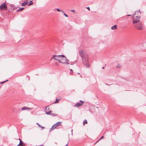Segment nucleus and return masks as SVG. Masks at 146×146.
I'll use <instances>...</instances> for the list:
<instances>
[{"mask_svg": "<svg viewBox=\"0 0 146 146\" xmlns=\"http://www.w3.org/2000/svg\"><path fill=\"white\" fill-rule=\"evenodd\" d=\"M7 8V6L5 3H3L0 6V9L1 10Z\"/></svg>", "mask_w": 146, "mask_h": 146, "instance_id": "nucleus-7", "label": "nucleus"}, {"mask_svg": "<svg viewBox=\"0 0 146 146\" xmlns=\"http://www.w3.org/2000/svg\"><path fill=\"white\" fill-rule=\"evenodd\" d=\"M86 8L87 9H88L89 10V11L90 10V9L89 7H86Z\"/></svg>", "mask_w": 146, "mask_h": 146, "instance_id": "nucleus-26", "label": "nucleus"}, {"mask_svg": "<svg viewBox=\"0 0 146 146\" xmlns=\"http://www.w3.org/2000/svg\"><path fill=\"white\" fill-rule=\"evenodd\" d=\"M33 4V2L31 1H30V2L28 3V6L31 5Z\"/></svg>", "mask_w": 146, "mask_h": 146, "instance_id": "nucleus-16", "label": "nucleus"}, {"mask_svg": "<svg viewBox=\"0 0 146 146\" xmlns=\"http://www.w3.org/2000/svg\"><path fill=\"white\" fill-rule=\"evenodd\" d=\"M24 7H21L19 8L17 10V11H20L23 10L24 9Z\"/></svg>", "mask_w": 146, "mask_h": 146, "instance_id": "nucleus-14", "label": "nucleus"}, {"mask_svg": "<svg viewBox=\"0 0 146 146\" xmlns=\"http://www.w3.org/2000/svg\"><path fill=\"white\" fill-rule=\"evenodd\" d=\"M134 26L136 29L139 30H142L143 29V26L141 22L134 24Z\"/></svg>", "mask_w": 146, "mask_h": 146, "instance_id": "nucleus-3", "label": "nucleus"}, {"mask_svg": "<svg viewBox=\"0 0 146 146\" xmlns=\"http://www.w3.org/2000/svg\"><path fill=\"white\" fill-rule=\"evenodd\" d=\"M141 12L140 11V10H138V11L135 12V13L133 14V17H135L136 16H137V15L138 14H141Z\"/></svg>", "mask_w": 146, "mask_h": 146, "instance_id": "nucleus-10", "label": "nucleus"}, {"mask_svg": "<svg viewBox=\"0 0 146 146\" xmlns=\"http://www.w3.org/2000/svg\"><path fill=\"white\" fill-rule=\"evenodd\" d=\"M28 2V1H26L22 3L21 4V5L22 6H25L27 4Z\"/></svg>", "mask_w": 146, "mask_h": 146, "instance_id": "nucleus-13", "label": "nucleus"}, {"mask_svg": "<svg viewBox=\"0 0 146 146\" xmlns=\"http://www.w3.org/2000/svg\"><path fill=\"white\" fill-rule=\"evenodd\" d=\"M82 59V63L86 68L90 67L88 60V56L86 52L83 50H80L79 53Z\"/></svg>", "mask_w": 146, "mask_h": 146, "instance_id": "nucleus-1", "label": "nucleus"}, {"mask_svg": "<svg viewBox=\"0 0 146 146\" xmlns=\"http://www.w3.org/2000/svg\"><path fill=\"white\" fill-rule=\"evenodd\" d=\"M61 55H55L53 57L55 60L58 61L59 62L60 60Z\"/></svg>", "mask_w": 146, "mask_h": 146, "instance_id": "nucleus-5", "label": "nucleus"}, {"mask_svg": "<svg viewBox=\"0 0 146 146\" xmlns=\"http://www.w3.org/2000/svg\"><path fill=\"white\" fill-rule=\"evenodd\" d=\"M87 121L86 120L84 119L83 121V125H84L85 124L87 123Z\"/></svg>", "mask_w": 146, "mask_h": 146, "instance_id": "nucleus-17", "label": "nucleus"}, {"mask_svg": "<svg viewBox=\"0 0 146 146\" xmlns=\"http://www.w3.org/2000/svg\"><path fill=\"white\" fill-rule=\"evenodd\" d=\"M61 125L62 123L61 122H57L55 124H54L56 127L60 126Z\"/></svg>", "mask_w": 146, "mask_h": 146, "instance_id": "nucleus-9", "label": "nucleus"}, {"mask_svg": "<svg viewBox=\"0 0 146 146\" xmlns=\"http://www.w3.org/2000/svg\"><path fill=\"white\" fill-rule=\"evenodd\" d=\"M106 84V85H109L108 84Z\"/></svg>", "mask_w": 146, "mask_h": 146, "instance_id": "nucleus-36", "label": "nucleus"}, {"mask_svg": "<svg viewBox=\"0 0 146 146\" xmlns=\"http://www.w3.org/2000/svg\"><path fill=\"white\" fill-rule=\"evenodd\" d=\"M56 10L58 11H61V12H63L60 9H58V8H57L56 9Z\"/></svg>", "mask_w": 146, "mask_h": 146, "instance_id": "nucleus-21", "label": "nucleus"}, {"mask_svg": "<svg viewBox=\"0 0 146 146\" xmlns=\"http://www.w3.org/2000/svg\"><path fill=\"white\" fill-rule=\"evenodd\" d=\"M111 29L112 30H115L117 29V26L116 25H115L113 26H112L111 28Z\"/></svg>", "mask_w": 146, "mask_h": 146, "instance_id": "nucleus-12", "label": "nucleus"}, {"mask_svg": "<svg viewBox=\"0 0 146 146\" xmlns=\"http://www.w3.org/2000/svg\"><path fill=\"white\" fill-rule=\"evenodd\" d=\"M51 111H50L48 112H46V111L45 112H46V114H47V115H50V113H51Z\"/></svg>", "mask_w": 146, "mask_h": 146, "instance_id": "nucleus-20", "label": "nucleus"}, {"mask_svg": "<svg viewBox=\"0 0 146 146\" xmlns=\"http://www.w3.org/2000/svg\"><path fill=\"white\" fill-rule=\"evenodd\" d=\"M50 115L51 116H56L57 114H56L54 113H51V112Z\"/></svg>", "mask_w": 146, "mask_h": 146, "instance_id": "nucleus-18", "label": "nucleus"}, {"mask_svg": "<svg viewBox=\"0 0 146 146\" xmlns=\"http://www.w3.org/2000/svg\"><path fill=\"white\" fill-rule=\"evenodd\" d=\"M56 128V127H55V125H54L52 126V127L51 128L50 130H53V129H54Z\"/></svg>", "mask_w": 146, "mask_h": 146, "instance_id": "nucleus-15", "label": "nucleus"}, {"mask_svg": "<svg viewBox=\"0 0 146 146\" xmlns=\"http://www.w3.org/2000/svg\"><path fill=\"white\" fill-rule=\"evenodd\" d=\"M19 139L20 140V143L18 145H17V146H25V143H24L20 139Z\"/></svg>", "mask_w": 146, "mask_h": 146, "instance_id": "nucleus-8", "label": "nucleus"}, {"mask_svg": "<svg viewBox=\"0 0 146 146\" xmlns=\"http://www.w3.org/2000/svg\"><path fill=\"white\" fill-rule=\"evenodd\" d=\"M60 100V99H56V100L55 102H54V103H57L58 102H59Z\"/></svg>", "mask_w": 146, "mask_h": 146, "instance_id": "nucleus-19", "label": "nucleus"}, {"mask_svg": "<svg viewBox=\"0 0 146 146\" xmlns=\"http://www.w3.org/2000/svg\"><path fill=\"white\" fill-rule=\"evenodd\" d=\"M104 138V136H102L100 139H99L96 142V143L98 142L99 140H100V139H103Z\"/></svg>", "mask_w": 146, "mask_h": 146, "instance_id": "nucleus-24", "label": "nucleus"}, {"mask_svg": "<svg viewBox=\"0 0 146 146\" xmlns=\"http://www.w3.org/2000/svg\"><path fill=\"white\" fill-rule=\"evenodd\" d=\"M130 15H128L127 16H130Z\"/></svg>", "mask_w": 146, "mask_h": 146, "instance_id": "nucleus-32", "label": "nucleus"}, {"mask_svg": "<svg viewBox=\"0 0 146 146\" xmlns=\"http://www.w3.org/2000/svg\"><path fill=\"white\" fill-rule=\"evenodd\" d=\"M135 17H136L135 18V17H133V23L134 24L137 23L139 22H141L139 20L140 17V16L138 17L137 16H136Z\"/></svg>", "mask_w": 146, "mask_h": 146, "instance_id": "nucleus-4", "label": "nucleus"}, {"mask_svg": "<svg viewBox=\"0 0 146 146\" xmlns=\"http://www.w3.org/2000/svg\"><path fill=\"white\" fill-rule=\"evenodd\" d=\"M8 81V80H6L5 81H4V82H1V84H2V83H4V82H5L7 81Z\"/></svg>", "mask_w": 146, "mask_h": 146, "instance_id": "nucleus-29", "label": "nucleus"}, {"mask_svg": "<svg viewBox=\"0 0 146 146\" xmlns=\"http://www.w3.org/2000/svg\"><path fill=\"white\" fill-rule=\"evenodd\" d=\"M84 103V102L81 100L80 101V102L76 103L75 105V106L76 107H78L83 105Z\"/></svg>", "mask_w": 146, "mask_h": 146, "instance_id": "nucleus-6", "label": "nucleus"}, {"mask_svg": "<svg viewBox=\"0 0 146 146\" xmlns=\"http://www.w3.org/2000/svg\"><path fill=\"white\" fill-rule=\"evenodd\" d=\"M39 146H44L43 145H40Z\"/></svg>", "mask_w": 146, "mask_h": 146, "instance_id": "nucleus-34", "label": "nucleus"}, {"mask_svg": "<svg viewBox=\"0 0 146 146\" xmlns=\"http://www.w3.org/2000/svg\"><path fill=\"white\" fill-rule=\"evenodd\" d=\"M68 61L69 60L64 55H61L60 62L63 64H66L68 65L69 64Z\"/></svg>", "mask_w": 146, "mask_h": 146, "instance_id": "nucleus-2", "label": "nucleus"}, {"mask_svg": "<svg viewBox=\"0 0 146 146\" xmlns=\"http://www.w3.org/2000/svg\"><path fill=\"white\" fill-rule=\"evenodd\" d=\"M78 74H80V73H78Z\"/></svg>", "mask_w": 146, "mask_h": 146, "instance_id": "nucleus-37", "label": "nucleus"}, {"mask_svg": "<svg viewBox=\"0 0 146 146\" xmlns=\"http://www.w3.org/2000/svg\"><path fill=\"white\" fill-rule=\"evenodd\" d=\"M62 12L64 13V15L66 17H68V15L66 14L63 12Z\"/></svg>", "mask_w": 146, "mask_h": 146, "instance_id": "nucleus-23", "label": "nucleus"}, {"mask_svg": "<svg viewBox=\"0 0 146 146\" xmlns=\"http://www.w3.org/2000/svg\"><path fill=\"white\" fill-rule=\"evenodd\" d=\"M68 143L66 144V145L65 146H68Z\"/></svg>", "mask_w": 146, "mask_h": 146, "instance_id": "nucleus-33", "label": "nucleus"}, {"mask_svg": "<svg viewBox=\"0 0 146 146\" xmlns=\"http://www.w3.org/2000/svg\"><path fill=\"white\" fill-rule=\"evenodd\" d=\"M49 109V107H46L45 109L48 110Z\"/></svg>", "mask_w": 146, "mask_h": 146, "instance_id": "nucleus-25", "label": "nucleus"}, {"mask_svg": "<svg viewBox=\"0 0 146 146\" xmlns=\"http://www.w3.org/2000/svg\"><path fill=\"white\" fill-rule=\"evenodd\" d=\"M71 11H72V12H74V13H75V11L74 10H71Z\"/></svg>", "mask_w": 146, "mask_h": 146, "instance_id": "nucleus-27", "label": "nucleus"}, {"mask_svg": "<svg viewBox=\"0 0 146 146\" xmlns=\"http://www.w3.org/2000/svg\"><path fill=\"white\" fill-rule=\"evenodd\" d=\"M121 67V66L119 64H118L117 66V68H120Z\"/></svg>", "mask_w": 146, "mask_h": 146, "instance_id": "nucleus-22", "label": "nucleus"}, {"mask_svg": "<svg viewBox=\"0 0 146 146\" xmlns=\"http://www.w3.org/2000/svg\"><path fill=\"white\" fill-rule=\"evenodd\" d=\"M21 109L22 110H31L32 109L31 108L26 107H24L21 108Z\"/></svg>", "mask_w": 146, "mask_h": 146, "instance_id": "nucleus-11", "label": "nucleus"}, {"mask_svg": "<svg viewBox=\"0 0 146 146\" xmlns=\"http://www.w3.org/2000/svg\"><path fill=\"white\" fill-rule=\"evenodd\" d=\"M40 127L42 126H41L40 124L39 125H38Z\"/></svg>", "mask_w": 146, "mask_h": 146, "instance_id": "nucleus-30", "label": "nucleus"}, {"mask_svg": "<svg viewBox=\"0 0 146 146\" xmlns=\"http://www.w3.org/2000/svg\"><path fill=\"white\" fill-rule=\"evenodd\" d=\"M104 67H103V68H102V69H104Z\"/></svg>", "mask_w": 146, "mask_h": 146, "instance_id": "nucleus-35", "label": "nucleus"}, {"mask_svg": "<svg viewBox=\"0 0 146 146\" xmlns=\"http://www.w3.org/2000/svg\"><path fill=\"white\" fill-rule=\"evenodd\" d=\"M40 128H41L42 129H43L44 128V127L42 126H41Z\"/></svg>", "mask_w": 146, "mask_h": 146, "instance_id": "nucleus-28", "label": "nucleus"}, {"mask_svg": "<svg viewBox=\"0 0 146 146\" xmlns=\"http://www.w3.org/2000/svg\"><path fill=\"white\" fill-rule=\"evenodd\" d=\"M36 124L38 125H39V124L38 123H36Z\"/></svg>", "mask_w": 146, "mask_h": 146, "instance_id": "nucleus-31", "label": "nucleus"}]
</instances>
